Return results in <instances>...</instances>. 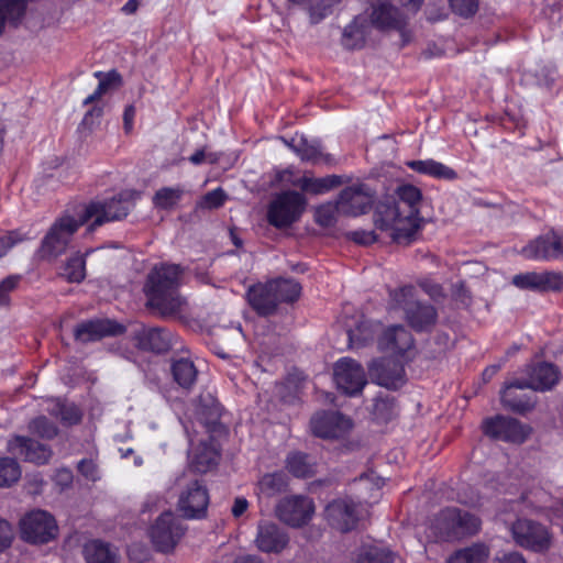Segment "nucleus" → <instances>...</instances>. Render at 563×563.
I'll return each instance as SVG.
<instances>
[{
    "instance_id": "obj_31",
    "label": "nucleus",
    "mask_w": 563,
    "mask_h": 563,
    "mask_svg": "<svg viewBox=\"0 0 563 563\" xmlns=\"http://www.w3.org/2000/svg\"><path fill=\"white\" fill-rule=\"evenodd\" d=\"M84 556L87 563H118V552L99 540H92L85 544Z\"/></svg>"
},
{
    "instance_id": "obj_13",
    "label": "nucleus",
    "mask_w": 563,
    "mask_h": 563,
    "mask_svg": "<svg viewBox=\"0 0 563 563\" xmlns=\"http://www.w3.org/2000/svg\"><path fill=\"white\" fill-rule=\"evenodd\" d=\"M334 380L338 388L347 396H356L367 384L362 365L349 357H343L335 363Z\"/></svg>"
},
{
    "instance_id": "obj_40",
    "label": "nucleus",
    "mask_w": 563,
    "mask_h": 563,
    "mask_svg": "<svg viewBox=\"0 0 563 563\" xmlns=\"http://www.w3.org/2000/svg\"><path fill=\"white\" fill-rule=\"evenodd\" d=\"M489 558V549L484 543H474L456 551L446 563H485Z\"/></svg>"
},
{
    "instance_id": "obj_52",
    "label": "nucleus",
    "mask_w": 563,
    "mask_h": 563,
    "mask_svg": "<svg viewBox=\"0 0 563 563\" xmlns=\"http://www.w3.org/2000/svg\"><path fill=\"white\" fill-rule=\"evenodd\" d=\"M394 402L387 397L377 396L373 405V415L380 421H388L394 415Z\"/></svg>"
},
{
    "instance_id": "obj_2",
    "label": "nucleus",
    "mask_w": 563,
    "mask_h": 563,
    "mask_svg": "<svg viewBox=\"0 0 563 563\" xmlns=\"http://www.w3.org/2000/svg\"><path fill=\"white\" fill-rule=\"evenodd\" d=\"M181 274V267L176 264L155 265L147 274L143 287L146 306L161 317H176L187 306L186 299L178 291Z\"/></svg>"
},
{
    "instance_id": "obj_63",
    "label": "nucleus",
    "mask_w": 563,
    "mask_h": 563,
    "mask_svg": "<svg viewBox=\"0 0 563 563\" xmlns=\"http://www.w3.org/2000/svg\"><path fill=\"white\" fill-rule=\"evenodd\" d=\"M21 241L18 233L12 232L7 236L0 238V257L7 254V252L16 243Z\"/></svg>"
},
{
    "instance_id": "obj_55",
    "label": "nucleus",
    "mask_w": 563,
    "mask_h": 563,
    "mask_svg": "<svg viewBox=\"0 0 563 563\" xmlns=\"http://www.w3.org/2000/svg\"><path fill=\"white\" fill-rule=\"evenodd\" d=\"M14 539L12 525L5 519H0V553L9 549Z\"/></svg>"
},
{
    "instance_id": "obj_60",
    "label": "nucleus",
    "mask_w": 563,
    "mask_h": 563,
    "mask_svg": "<svg viewBox=\"0 0 563 563\" xmlns=\"http://www.w3.org/2000/svg\"><path fill=\"white\" fill-rule=\"evenodd\" d=\"M219 159V156L218 154L216 153H206L205 150H199L197 152H195L190 157H189V161L194 164V165H200L202 164L203 162H208L210 164H214L217 163Z\"/></svg>"
},
{
    "instance_id": "obj_3",
    "label": "nucleus",
    "mask_w": 563,
    "mask_h": 563,
    "mask_svg": "<svg viewBox=\"0 0 563 563\" xmlns=\"http://www.w3.org/2000/svg\"><path fill=\"white\" fill-rule=\"evenodd\" d=\"M389 305L393 309H401L405 320L417 332L431 331L438 321L434 306L417 299V290L406 285L389 291Z\"/></svg>"
},
{
    "instance_id": "obj_19",
    "label": "nucleus",
    "mask_w": 563,
    "mask_h": 563,
    "mask_svg": "<svg viewBox=\"0 0 563 563\" xmlns=\"http://www.w3.org/2000/svg\"><path fill=\"white\" fill-rule=\"evenodd\" d=\"M338 199L342 214L357 217L369 209L373 202V194L366 185L354 184L344 188Z\"/></svg>"
},
{
    "instance_id": "obj_62",
    "label": "nucleus",
    "mask_w": 563,
    "mask_h": 563,
    "mask_svg": "<svg viewBox=\"0 0 563 563\" xmlns=\"http://www.w3.org/2000/svg\"><path fill=\"white\" fill-rule=\"evenodd\" d=\"M102 112H103V110L100 107L92 108L85 114V117L81 121V125L89 130H92L96 122L101 118Z\"/></svg>"
},
{
    "instance_id": "obj_61",
    "label": "nucleus",
    "mask_w": 563,
    "mask_h": 563,
    "mask_svg": "<svg viewBox=\"0 0 563 563\" xmlns=\"http://www.w3.org/2000/svg\"><path fill=\"white\" fill-rule=\"evenodd\" d=\"M45 482L41 474H33L26 476V489L30 494H40L43 489Z\"/></svg>"
},
{
    "instance_id": "obj_4",
    "label": "nucleus",
    "mask_w": 563,
    "mask_h": 563,
    "mask_svg": "<svg viewBox=\"0 0 563 563\" xmlns=\"http://www.w3.org/2000/svg\"><path fill=\"white\" fill-rule=\"evenodd\" d=\"M137 198L136 191L123 190L110 199L91 201L81 213L82 221H91L89 230H95L107 222L120 221L135 207Z\"/></svg>"
},
{
    "instance_id": "obj_14",
    "label": "nucleus",
    "mask_w": 563,
    "mask_h": 563,
    "mask_svg": "<svg viewBox=\"0 0 563 563\" xmlns=\"http://www.w3.org/2000/svg\"><path fill=\"white\" fill-rule=\"evenodd\" d=\"M521 254L529 260L555 261L563 258V232L550 230L530 241L521 250Z\"/></svg>"
},
{
    "instance_id": "obj_46",
    "label": "nucleus",
    "mask_w": 563,
    "mask_h": 563,
    "mask_svg": "<svg viewBox=\"0 0 563 563\" xmlns=\"http://www.w3.org/2000/svg\"><path fill=\"white\" fill-rule=\"evenodd\" d=\"M514 387H510V383L506 386L505 390L501 394L503 404L512 411L523 413L533 408L534 401L528 397H518L511 390Z\"/></svg>"
},
{
    "instance_id": "obj_43",
    "label": "nucleus",
    "mask_w": 563,
    "mask_h": 563,
    "mask_svg": "<svg viewBox=\"0 0 563 563\" xmlns=\"http://www.w3.org/2000/svg\"><path fill=\"white\" fill-rule=\"evenodd\" d=\"M221 405L212 394L206 393L199 396L197 412L206 423L216 422L221 417Z\"/></svg>"
},
{
    "instance_id": "obj_50",
    "label": "nucleus",
    "mask_w": 563,
    "mask_h": 563,
    "mask_svg": "<svg viewBox=\"0 0 563 563\" xmlns=\"http://www.w3.org/2000/svg\"><path fill=\"white\" fill-rule=\"evenodd\" d=\"M29 428L32 433L43 439H53L58 433L57 427L52 421H49L45 416H40L33 419L30 422Z\"/></svg>"
},
{
    "instance_id": "obj_41",
    "label": "nucleus",
    "mask_w": 563,
    "mask_h": 563,
    "mask_svg": "<svg viewBox=\"0 0 563 563\" xmlns=\"http://www.w3.org/2000/svg\"><path fill=\"white\" fill-rule=\"evenodd\" d=\"M286 467L294 476L299 478L309 477L314 473V463L311 457L301 452L289 453Z\"/></svg>"
},
{
    "instance_id": "obj_37",
    "label": "nucleus",
    "mask_w": 563,
    "mask_h": 563,
    "mask_svg": "<svg viewBox=\"0 0 563 563\" xmlns=\"http://www.w3.org/2000/svg\"><path fill=\"white\" fill-rule=\"evenodd\" d=\"M394 554L372 542L364 543L357 551L354 563H393Z\"/></svg>"
},
{
    "instance_id": "obj_58",
    "label": "nucleus",
    "mask_w": 563,
    "mask_h": 563,
    "mask_svg": "<svg viewBox=\"0 0 563 563\" xmlns=\"http://www.w3.org/2000/svg\"><path fill=\"white\" fill-rule=\"evenodd\" d=\"M20 276H9L0 283V305L9 302V292L16 288Z\"/></svg>"
},
{
    "instance_id": "obj_12",
    "label": "nucleus",
    "mask_w": 563,
    "mask_h": 563,
    "mask_svg": "<svg viewBox=\"0 0 563 563\" xmlns=\"http://www.w3.org/2000/svg\"><path fill=\"white\" fill-rule=\"evenodd\" d=\"M483 430L486 435L494 440L512 443H522L530 433L528 426L522 424L517 419L504 416L484 420Z\"/></svg>"
},
{
    "instance_id": "obj_49",
    "label": "nucleus",
    "mask_w": 563,
    "mask_h": 563,
    "mask_svg": "<svg viewBox=\"0 0 563 563\" xmlns=\"http://www.w3.org/2000/svg\"><path fill=\"white\" fill-rule=\"evenodd\" d=\"M181 194L179 188L164 187L156 191L153 203L161 209H169L179 201Z\"/></svg>"
},
{
    "instance_id": "obj_44",
    "label": "nucleus",
    "mask_w": 563,
    "mask_h": 563,
    "mask_svg": "<svg viewBox=\"0 0 563 563\" xmlns=\"http://www.w3.org/2000/svg\"><path fill=\"white\" fill-rule=\"evenodd\" d=\"M21 466L15 459L0 457V487H10L21 477Z\"/></svg>"
},
{
    "instance_id": "obj_5",
    "label": "nucleus",
    "mask_w": 563,
    "mask_h": 563,
    "mask_svg": "<svg viewBox=\"0 0 563 563\" xmlns=\"http://www.w3.org/2000/svg\"><path fill=\"white\" fill-rule=\"evenodd\" d=\"M85 223L82 214L78 219L67 213L57 218L42 239L38 256L51 261L64 254L76 231Z\"/></svg>"
},
{
    "instance_id": "obj_53",
    "label": "nucleus",
    "mask_w": 563,
    "mask_h": 563,
    "mask_svg": "<svg viewBox=\"0 0 563 563\" xmlns=\"http://www.w3.org/2000/svg\"><path fill=\"white\" fill-rule=\"evenodd\" d=\"M341 1L342 0H319L314 4L310 5L309 15L311 23H319L331 13L332 7Z\"/></svg>"
},
{
    "instance_id": "obj_42",
    "label": "nucleus",
    "mask_w": 563,
    "mask_h": 563,
    "mask_svg": "<svg viewBox=\"0 0 563 563\" xmlns=\"http://www.w3.org/2000/svg\"><path fill=\"white\" fill-rule=\"evenodd\" d=\"M60 276L69 283H80L86 277L85 255L75 253L62 266Z\"/></svg>"
},
{
    "instance_id": "obj_56",
    "label": "nucleus",
    "mask_w": 563,
    "mask_h": 563,
    "mask_svg": "<svg viewBox=\"0 0 563 563\" xmlns=\"http://www.w3.org/2000/svg\"><path fill=\"white\" fill-rule=\"evenodd\" d=\"M227 199L225 192L221 188H217L203 196L202 206L208 209L221 207Z\"/></svg>"
},
{
    "instance_id": "obj_34",
    "label": "nucleus",
    "mask_w": 563,
    "mask_h": 563,
    "mask_svg": "<svg viewBox=\"0 0 563 563\" xmlns=\"http://www.w3.org/2000/svg\"><path fill=\"white\" fill-rule=\"evenodd\" d=\"M172 374L181 388L190 389L197 380L198 371L192 361L183 357L173 362Z\"/></svg>"
},
{
    "instance_id": "obj_18",
    "label": "nucleus",
    "mask_w": 563,
    "mask_h": 563,
    "mask_svg": "<svg viewBox=\"0 0 563 563\" xmlns=\"http://www.w3.org/2000/svg\"><path fill=\"white\" fill-rule=\"evenodd\" d=\"M325 519L331 527L347 532L360 519L358 505L347 498L333 500L325 507Z\"/></svg>"
},
{
    "instance_id": "obj_16",
    "label": "nucleus",
    "mask_w": 563,
    "mask_h": 563,
    "mask_svg": "<svg viewBox=\"0 0 563 563\" xmlns=\"http://www.w3.org/2000/svg\"><path fill=\"white\" fill-rule=\"evenodd\" d=\"M208 504L207 489L195 479L180 493L177 509L186 519H199L206 515Z\"/></svg>"
},
{
    "instance_id": "obj_24",
    "label": "nucleus",
    "mask_w": 563,
    "mask_h": 563,
    "mask_svg": "<svg viewBox=\"0 0 563 563\" xmlns=\"http://www.w3.org/2000/svg\"><path fill=\"white\" fill-rule=\"evenodd\" d=\"M124 327L109 319H95L79 323L74 332L75 339L81 343L99 341L102 338L124 332Z\"/></svg>"
},
{
    "instance_id": "obj_36",
    "label": "nucleus",
    "mask_w": 563,
    "mask_h": 563,
    "mask_svg": "<svg viewBox=\"0 0 563 563\" xmlns=\"http://www.w3.org/2000/svg\"><path fill=\"white\" fill-rule=\"evenodd\" d=\"M46 411L58 418L64 424H77L81 420V412L74 404H68L59 399H54L48 402Z\"/></svg>"
},
{
    "instance_id": "obj_22",
    "label": "nucleus",
    "mask_w": 563,
    "mask_h": 563,
    "mask_svg": "<svg viewBox=\"0 0 563 563\" xmlns=\"http://www.w3.org/2000/svg\"><path fill=\"white\" fill-rule=\"evenodd\" d=\"M289 543L287 532L278 525L271 521H260L254 544L258 551L264 553H280Z\"/></svg>"
},
{
    "instance_id": "obj_9",
    "label": "nucleus",
    "mask_w": 563,
    "mask_h": 563,
    "mask_svg": "<svg viewBox=\"0 0 563 563\" xmlns=\"http://www.w3.org/2000/svg\"><path fill=\"white\" fill-rule=\"evenodd\" d=\"M314 510L313 500L302 495L286 496L275 507L276 517L292 528L307 525L312 519Z\"/></svg>"
},
{
    "instance_id": "obj_39",
    "label": "nucleus",
    "mask_w": 563,
    "mask_h": 563,
    "mask_svg": "<svg viewBox=\"0 0 563 563\" xmlns=\"http://www.w3.org/2000/svg\"><path fill=\"white\" fill-rule=\"evenodd\" d=\"M343 183V177L339 175H328L321 178L303 177L300 180V187L307 192L321 195L341 186Z\"/></svg>"
},
{
    "instance_id": "obj_47",
    "label": "nucleus",
    "mask_w": 563,
    "mask_h": 563,
    "mask_svg": "<svg viewBox=\"0 0 563 563\" xmlns=\"http://www.w3.org/2000/svg\"><path fill=\"white\" fill-rule=\"evenodd\" d=\"M24 0H0V15L3 21L16 24L25 12Z\"/></svg>"
},
{
    "instance_id": "obj_48",
    "label": "nucleus",
    "mask_w": 563,
    "mask_h": 563,
    "mask_svg": "<svg viewBox=\"0 0 563 563\" xmlns=\"http://www.w3.org/2000/svg\"><path fill=\"white\" fill-rule=\"evenodd\" d=\"M341 213L339 199L335 202H328L319 206L314 212L316 222L329 228L336 222V216Z\"/></svg>"
},
{
    "instance_id": "obj_33",
    "label": "nucleus",
    "mask_w": 563,
    "mask_h": 563,
    "mask_svg": "<svg viewBox=\"0 0 563 563\" xmlns=\"http://www.w3.org/2000/svg\"><path fill=\"white\" fill-rule=\"evenodd\" d=\"M412 170L442 179H455L457 174L449 166L433 159L411 161L407 164Z\"/></svg>"
},
{
    "instance_id": "obj_6",
    "label": "nucleus",
    "mask_w": 563,
    "mask_h": 563,
    "mask_svg": "<svg viewBox=\"0 0 563 563\" xmlns=\"http://www.w3.org/2000/svg\"><path fill=\"white\" fill-rule=\"evenodd\" d=\"M21 539L31 544H45L58 536V526L53 515L34 509L25 514L19 522Z\"/></svg>"
},
{
    "instance_id": "obj_64",
    "label": "nucleus",
    "mask_w": 563,
    "mask_h": 563,
    "mask_svg": "<svg viewBox=\"0 0 563 563\" xmlns=\"http://www.w3.org/2000/svg\"><path fill=\"white\" fill-rule=\"evenodd\" d=\"M496 563H527L523 555L519 552H508L500 558H496Z\"/></svg>"
},
{
    "instance_id": "obj_20",
    "label": "nucleus",
    "mask_w": 563,
    "mask_h": 563,
    "mask_svg": "<svg viewBox=\"0 0 563 563\" xmlns=\"http://www.w3.org/2000/svg\"><path fill=\"white\" fill-rule=\"evenodd\" d=\"M438 523L448 536L459 532L474 534L481 529V520L475 515L463 512L457 508L442 510Z\"/></svg>"
},
{
    "instance_id": "obj_32",
    "label": "nucleus",
    "mask_w": 563,
    "mask_h": 563,
    "mask_svg": "<svg viewBox=\"0 0 563 563\" xmlns=\"http://www.w3.org/2000/svg\"><path fill=\"white\" fill-rule=\"evenodd\" d=\"M367 35L366 19L356 16L343 31L342 44L349 49L360 48Z\"/></svg>"
},
{
    "instance_id": "obj_30",
    "label": "nucleus",
    "mask_w": 563,
    "mask_h": 563,
    "mask_svg": "<svg viewBox=\"0 0 563 563\" xmlns=\"http://www.w3.org/2000/svg\"><path fill=\"white\" fill-rule=\"evenodd\" d=\"M376 327L363 316L355 320L353 325H347L346 334L351 347H361L373 341Z\"/></svg>"
},
{
    "instance_id": "obj_17",
    "label": "nucleus",
    "mask_w": 563,
    "mask_h": 563,
    "mask_svg": "<svg viewBox=\"0 0 563 563\" xmlns=\"http://www.w3.org/2000/svg\"><path fill=\"white\" fill-rule=\"evenodd\" d=\"M512 285L522 290L538 292L558 291L563 288V275L559 272H527L512 277Z\"/></svg>"
},
{
    "instance_id": "obj_11",
    "label": "nucleus",
    "mask_w": 563,
    "mask_h": 563,
    "mask_svg": "<svg viewBox=\"0 0 563 563\" xmlns=\"http://www.w3.org/2000/svg\"><path fill=\"white\" fill-rule=\"evenodd\" d=\"M526 377L515 379L510 383V387L518 389L530 388L534 391H547L552 389L560 379L559 368L548 362H538L527 365L525 368Z\"/></svg>"
},
{
    "instance_id": "obj_28",
    "label": "nucleus",
    "mask_w": 563,
    "mask_h": 563,
    "mask_svg": "<svg viewBox=\"0 0 563 563\" xmlns=\"http://www.w3.org/2000/svg\"><path fill=\"white\" fill-rule=\"evenodd\" d=\"M219 456V451L212 442L202 441L189 453L190 466L195 472L207 473L218 464Z\"/></svg>"
},
{
    "instance_id": "obj_1",
    "label": "nucleus",
    "mask_w": 563,
    "mask_h": 563,
    "mask_svg": "<svg viewBox=\"0 0 563 563\" xmlns=\"http://www.w3.org/2000/svg\"><path fill=\"white\" fill-rule=\"evenodd\" d=\"M422 195L413 185H402L396 197L379 200L374 210V223L382 231H390L398 244H410L422 224L420 217Z\"/></svg>"
},
{
    "instance_id": "obj_21",
    "label": "nucleus",
    "mask_w": 563,
    "mask_h": 563,
    "mask_svg": "<svg viewBox=\"0 0 563 563\" xmlns=\"http://www.w3.org/2000/svg\"><path fill=\"white\" fill-rule=\"evenodd\" d=\"M7 450L13 456L37 465L47 463L52 456V451L48 446L21 435L9 439Z\"/></svg>"
},
{
    "instance_id": "obj_45",
    "label": "nucleus",
    "mask_w": 563,
    "mask_h": 563,
    "mask_svg": "<svg viewBox=\"0 0 563 563\" xmlns=\"http://www.w3.org/2000/svg\"><path fill=\"white\" fill-rule=\"evenodd\" d=\"M287 486L286 476L283 473H269L262 476L258 482L260 493L266 496H273L283 492Z\"/></svg>"
},
{
    "instance_id": "obj_35",
    "label": "nucleus",
    "mask_w": 563,
    "mask_h": 563,
    "mask_svg": "<svg viewBox=\"0 0 563 563\" xmlns=\"http://www.w3.org/2000/svg\"><path fill=\"white\" fill-rule=\"evenodd\" d=\"M272 288L277 297L278 303H290L296 301L301 294V285L294 278H275L269 280Z\"/></svg>"
},
{
    "instance_id": "obj_10",
    "label": "nucleus",
    "mask_w": 563,
    "mask_h": 563,
    "mask_svg": "<svg viewBox=\"0 0 563 563\" xmlns=\"http://www.w3.org/2000/svg\"><path fill=\"white\" fill-rule=\"evenodd\" d=\"M185 532V527L173 512H163L150 529L154 547L161 552H169L178 543Z\"/></svg>"
},
{
    "instance_id": "obj_29",
    "label": "nucleus",
    "mask_w": 563,
    "mask_h": 563,
    "mask_svg": "<svg viewBox=\"0 0 563 563\" xmlns=\"http://www.w3.org/2000/svg\"><path fill=\"white\" fill-rule=\"evenodd\" d=\"M139 343L142 349L163 353L172 347V334L162 328L143 329L139 334Z\"/></svg>"
},
{
    "instance_id": "obj_25",
    "label": "nucleus",
    "mask_w": 563,
    "mask_h": 563,
    "mask_svg": "<svg viewBox=\"0 0 563 563\" xmlns=\"http://www.w3.org/2000/svg\"><path fill=\"white\" fill-rule=\"evenodd\" d=\"M246 298L257 314L263 317L275 313L279 305L269 282L250 287Z\"/></svg>"
},
{
    "instance_id": "obj_23",
    "label": "nucleus",
    "mask_w": 563,
    "mask_h": 563,
    "mask_svg": "<svg viewBox=\"0 0 563 563\" xmlns=\"http://www.w3.org/2000/svg\"><path fill=\"white\" fill-rule=\"evenodd\" d=\"M369 373L378 385L388 389H397L406 383L404 365L390 357L374 361Z\"/></svg>"
},
{
    "instance_id": "obj_57",
    "label": "nucleus",
    "mask_w": 563,
    "mask_h": 563,
    "mask_svg": "<svg viewBox=\"0 0 563 563\" xmlns=\"http://www.w3.org/2000/svg\"><path fill=\"white\" fill-rule=\"evenodd\" d=\"M346 236L361 245H368L377 240V236L372 230H354L346 233Z\"/></svg>"
},
{
    "instance_id": "obj_15",
    "label": "nucleus",
    "mask_w": 563,
    "mask_h": 563,
    "mask_svg": "<svg viewBox=\"0 0 563 563\" xmlns=\"http://www.w3.org/2000/svg\"><path fill=\"white\" fill-rule=\"evenodd\" d=\"M352 427L351 419L338 411H320L310 419L311 432L322 439L344 437Z\"/></svg>"
},
{
    "instance_id": "obj_8",
    "label": "nucleus",
    "mask_w": 563,
    "mask_h": 563,
    "mask_svg": "<svg viewBox=\"0 0 563 563\" xmlns=\"http://www.w3.org/2000/svg\"><path fill=\"white\" fill-rule=\"evenodd\" d=\"M511 534L519 547L533 552H547L552 545L553 536L549 528L532 519L518 518L511 525Z\"/></svg>"
},
{
    "instance_id": "obj_38",
    "label": "nucleus",
    "mask_w": 563,
    "mask_h": 563,
    "mask_svg": "<svg viewBox=\"0 0 563 563\" xmlns=\"http://www.w3.org/2000/svg\"><path fill=\"white\" fill-rule=\"evenodd\" d=\"M288 145L300 156L302 161L312 163L320 161L330 162V155H324L318 143H309L303 136L294 137Z\"/></svg>"
},
{
    "instance_id": "obj_26",
    "label": "nucleus",
    "mask_w": 563,
    "mask_h": 563,
    "mask_svg": "<svg viewBox=\"0 0 563 563\" xmlns=\"http://www.w3.org/2000/svg\"><path fill=\"white\" fill-rule=\"evenodd\" d=\"M413 336L404 325L388 328L379 339V347L383 351L402 355L413 349Z\"/></svg>"
},
{
    "instance_id": "obj_27",
    "label": "nucleus",
    "mask_w": 563,
    "mask_h": 563,
    "mask_svg": "<svg viewBox=\"0 0 563 563\" xmlns=\"http://www.w3.org/2000/svg\"><path fill=\"white\" fill-rule=\"evenodd\" d=\"M371 23L379 30H399L405 25L404 14L388 2L374 4Z\"/></svg>"
},
{
    "instance_id": "obj_54",
    "label": "nucleus",
    "mask_w": 563,
    "mask_h": 563,
    "mask_svg": "<svg viewBox=\"0 0 563 563\" xmlns=\"http://www.w3.org/2000/svg\"><path fill=\"white\" fill-rule=\"evenodd\" d=\"M449 3L456 14L468 18L476 13L478 0H449Z\"/></svg>"
},
{
    "instance_id": "obj_59",
    "label": "nucleus",
    "mask_w": 563,
    "mask_h": 563,
    "mask_svg": "<svg viewBox=\"0 0 563 563\" xmlns=\"http://www.w3.org/2000/svg\"><path fill=\"white\" fill-rule=\"evenodd\" d=\"M78 471L87 479L96 481L98 478L97 465L91 460H81L78 463Z\"/></svg>"
},
{
    "instance_id": "obj_51",
    "label": "nucleus",
    "mask_w": 563,
    "mask_h": 563,
    "mask_svg": "<svg viewBox=\"0 0 563 563\" xmlns=\"http://www.w3.org/2000/svg\"><path fill=\"white\" fill-rule=\"evenodd\" d=\"M95 77L99 79L98 89L106 95L109 91L119 89L122 86L121 75L112 69L108 73L96 71Z\"/></svg>"
},
{
    "instance_id": "obj_7",
    "label": "nucleus",
    "mask_w": 563,
    "mask_h": 563,
    "mask_svg": "<svg viewBox=\"0 0 563 563\" xmlns=\"http://www.w3.org/2000/svg\"><path fill=\"white\" fill-rule=\"evenodd\" d=\"M306 207L305 197L294 190L277 195L268 205L267 221L277 229L290 227L299 220Z\"/></svg>"
}]
</instances>
